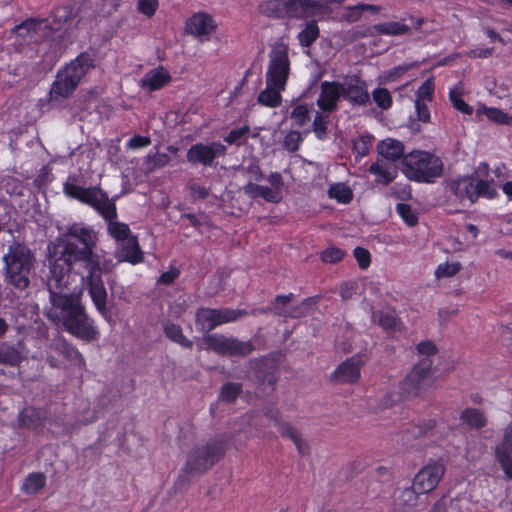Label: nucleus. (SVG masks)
<instances>
[{
	"mask_svg": "<svg viewBox=\"0 0 512 512\" xmlns=\"http://www.w3.org/2000/svg\"><path fill=\"white\" fill-rule=\"evenodd\" d=\"M417 494H420L414 487L405 488L399 492L397 497L398 505L400 506H412L417 501Z\"/></svg>",
	"mask_w": 512,
	"mask_h": 512,
	"instance_id": "864d4df0",
	"label": "nucleus"
},
{
	"mask_svg": "<svg viewBox=\"0 0 512 512\" xmlns=\"http://www.w3.org/2000/svg\"><path fill=\"white\" fill-rule=\"evenodd\" d=\"M428 102L415 100V110L417 117L422 122H428L430 120V111L427 107Z\"/></svg>",
	"mask_w": 512,
	"mask_h": 512,
	"instance_id": "774afa93",
	"label": "nucleus"
},
{
	"mask_svg": "<svg viewBox=\"0 0 512 512\" xmlns=\"http://www.w3.org/2000/svg\"><path fill=\"white\" fill-rule=\"evenodd\" d=\"M302 141L303 137L301 133L296 130H292L286 134L283 144L288 151L295 152L298 150Z\"/></svg>",
	"mask_w": 512,
	"mask_h": 512,
	"instance_id": "5fc2aeb1",
	"label": "nucleus"
},
{
	"mask_svg": "<svg viewBox=\"0 0 512 512\" xmlns=\"http://www.w3.org/2000/svg\"><path fill=\"white\" fill-rule=\"evenodd\" d=\"M286 8V0H265L259 6L262 14L275 18H286Z\"/></svg>",
	"mask_w": 512,
	"mask_h": 512,
	"instance_id": "2f4dec72",
	"label": "nucleus"
},
{
	"mask_svg": "<svg viewBox=\"0 0 512 512\" xmlns=\"http://www.w3.org/2000/svg\"><path fill=\"white\" fill-rule=\"evenodd\" d=\"M137 7L141 13L151 17L156 12L158 2L157 0H138Z\"/></svg>",
	"mask_w": 512,
	"mask_h": 512,
	"instance_id": "e2e57ef3",
	"label": "nucleus"
},
{
	"mask_svg": "<svg viewBox=\"0 0 512 512\" xmlns=\"http://www.w3.org/2000/svg\"><path fill=\"white\" fill-rule=\"evenodd\" d=\"M462 268L460 262H445L437 266L435 276L437 278H448L456 275Z\"/></svg>",
	"mask_w": 512,
	"mask_h": 512,
	"instance_id": "3c124183",
	"label": "nucleus"
},
{
	"mask_svg": "<svg viewBox=\"0 0 512 512\" xmlns=\"http://www.w3.org/2000/svg\"><path fill=\"white\" fill-rule=\"evenodd\" d=\"M377 151L383 158L392 162L405 156L403 143L392 138L380 141L377 145Z\"/></svg>",
	"mask_w": 512,
	"mask_h": 512,
	"instance_id": "cd10ccee",
	"label": "nucleus"
},
{
	"mask_svg": "<svg viewBox=\"0 0 512 512\" xmlns=\"http://www.w3.org/2000/svg\"><path fill=\"white\" fill-rule=\"evenodd\" d=\"M250 131V127L245 125L236 129H233L229 132V134L224 138V140L229 145H237L240 146L246 142L247 134Z\"/></svg>",
	"mask_w": 512,
	"mask_h": 512,
	"instance_id": "8fccbe9b",
	"label": "nucleus"
},
{
	"mask_svg": "<svg viewBox=\"0 0 512 512\" xmlns=\"http://www.w3.org/2000/svg\"><path fill=\"white\" fill-rule=\"evenodd\" d=\"M435 427V421L429 420L423 425H414L411 428L407 429V431L403 435V441L405 444H409L412 438L416 439L425 435H428L430 431H432Z\"/></svg>",
	"mask_w": 512,
	"mask_h": 512,
	"instance_id": "37998d69",
	"label": "nucleus"
},
{
	"mask_svg": "<svg viewBox=\"0 0 512 512\" xmlns=\"http://www.w3.org/2000/svg\"><path fill=\"white\" fill-rule=\"evenodd\" d=\"M45 418V412L34 407L24 408L19 415L21 425L26 427H37Z\"/></svg>",
	"mask_w": 512,
	"mask_h": 512,
	"instance_id": "f704fd0d",
	"label": "nucleus"
},
{
	"mask_svg": "<svg viewBox=\"0 0 512 512\" xmlns=\"http://www.w3.org/2000/svg\"><path fill=\"white\" fill-rule=\"evenodd\" d=\"M319 36V28L315 20L309 21L302 26L298 33V40L301 46L309 47Z\"/></svg>",
	"mask_w": 512,
	"mask_h": 512,
	"instance_id": "c9c22d12",
	"label": "nucleus"
},
{
	"mask_svg": "<svg viewBox=\"0 0 512 512\" xmlns=\"http://www.w3.org/2000/svg\"><path fill=\"white\" fill-rule=\"evenodd\" d=\"M224 451V444L220 440H211L193 447L186 455L179 480L181 482L188 481V476L204 473L220 460Z\"/></svg>",
	"mask_w": 512,
	"mask_h": 512,
	"instance_id": "423d86ee",
	"label": "nucleus"
},
{
	"mask_svg": "<svg viewBox=\"0 0 512 512\" xmlns=\"http://www.w3.org/2000/svg\"><path fill=\"white\" fill-rule=\"evenodd\" d=\"M244 174L249 178V181H259L263 178V173L256 163H251L243 169Z\"/></svg>",
	"mask_w": 512,
	"mask_h": 512,
	"instance_id": "338daca9",
	"label": "nucleus"
},
{
	"mask_svg": "<svg viewBox=\"0 0 512 512\" xmlns=\"http://www.w3.org/2000/svg\"><path fill=\"white\" fill-rule=\"evenodd\" d=\"M76 261L68 259L62 250L61 255L50 265V276L47 280L48 291L50 294V304L52 305V296L63 295L60 291L66 287L69 282V273Z\"/></svg>",
	"mask_w": 512,
	"mask_h": 512,
	"instance_id": "ddd939ff",
	"label": "nucleus"
},
{
	"mask_svg": "<svg viewBox=\"0 0 512 512\" xmlns=\"http://www.w3.org/2000/svg\"><path fill=\"white\" fill-rule=\"evenodd\" d=\"M165 334L168 338L173 340L174 342L184 346L191 348L192 342L188 340L182 333V329L179 325L176 324H166L164 327Z\"/></svg>",
	"mask_w": 512,
	"mask_h": 512,
	"instance_id": "de8ad7c7",
	"label": "nucleus"
},
{
	"mask_svg": "<svg viewBox=\"0 0 512 512\" xmlns=\"http://www.w3.org/2000/svg\"><path fill=\"white\" fill-rule=\"evenodd\" d=\"M286 18H313L320 14V3L316 0H286Z\"/></svg>",
	"mask_w": 512,
	"mask_h": 512,
	"instance_id": "4be33fe9",
	"label": "nucleus"
},
{
	"mask_svg": "<svg viewBox=\"0 0 512 512\" xmlns=\"http://www.w3.org/2000/svg\"><path fill=\"white\" fill-rule=\"evenodd\" d=\"M479 113H483L489 120L498 124H507L512 126V116L504 113L502 110L493 107L480 106Z\"/></svg>",
	"mask_w": 512,
	"mask_h": 512,
	"instance_id": "ea45409f",
	"label": "nucleus"
},
{
	"mask_svg": "<svg viewBox=\"0 0 512 512\" xmlns=\"http://www.w3.org/2000/svg\"><path fill=\"white\" fill-rule=\"evenodd\" d=\"M241 385L238 383H227L222 387L220 398L226 401H233L239 395Z\"/></svg>",
	"mask_w": 512,
	"mask_h": 512,
	"instance_id": "4d7b16f0",
	"label": "nucleus"
},
{
	"mask_svg": "<svg viewBox=\"0 0 512 512\" xmlns=\"http://www.w3.org/2000/svg\"><path fill=\"white\" fill-rule=\"evenodd\" d=\"M94 67L93 58L82 53L57 73L50 96L51 99L68 97L77 87L80 80Z\"/></svg>",
	"mask_w": 512,
	"mask_h": 512,
	"instance_id": "0eeeda50",
	"label": "nucleus"
},
{
	"mask_svg": "<svg viewBox=\"0 0 512 512\" xmlns=\"http://www.w3.org/2000/svg\"><path fill=\"white\" fill-rule=\"evenodd\" d=\"M344 256V252L336 247H330L321 253V259L325 263H336Z\"/></svg>",
	"mask_w": 512,
	"mask_h": 512,
	"instance_id": "052dcab7",
	"label": "nucleus"
},
{
	"mask_svg": "<svg viewBox=\"0 0 512 512\" xmlns=\"http://www.w3.org/2000/svg\"><path fill=\"white\" fill-rule=\"evenodd\" d=\"M445 467L439 462H429L414 477L413 487L420 494L433 491L441 481Z\"/></svg>",
	"mask_w": 512,
	"mask_h": 512,
	"instance_id": "2eb2a0df",
	"label": "nucleus"
},
{
	"mask_svg": "<svg viewBox=\"0 0 512 512\" xmlns=\"http://www.w3.org/2000/svg\"><path fill=\"white\" fill-rule=\"evenodd\" d=\"M217 29V23L212 15L206 12H197L186 21L185 31L194 37L208 40Z\"/></svg>",
	"mask_w": 512,
	"mask_h": 512,
	"instance_id": "f3484780",
	"label": "nucleus"
},
{
	"mask_svg": "<svg viewBox=\"0 0 512 512\" xmlns=\"http://www.w3.org/2000/svg\"><path fill=\"white\" fill-rule=\"evenodd\" d=\"M362 365L359 356H353L341 363L335 370L333 377L336 382L353 383L360 378V368Z\"/></svg>",
	"mask_w": 512,
	"mask_h": 512,
	"instance_id": "5701e85b",
	"label": "nucleus"
},
{
	"mask_svg": "<svg viewBox=\"0 0 512 512\" xmlns=\"http://www.w3.org/2000/svg\"><path fill=\"white\" fill-rule=\"evenodd\" d=\"M6 322L0 318V338L7 331ZM24 358L22 345L19 343L18 347L9 346L3 344L0 347V363L9 364V365H17Z\"/></svg>",
	"mask_w": 512,
	"mask_h": 512,
	"instance_id": "393cba45",
	"label": "nucleus"
},
{
	"mask_svg": "<svg viewBox=\"0 0 512 512\" xmlns=\"http://www.w3.org/2000/svg\"><path fill=\"white\" fill-rule=\"evenodd\" d=\"M373 30L382 35L397 36L409 31V26L401 22H385L373 26Z\"/></svg>",
	"mask_w": 512,
	"mask_h": 512,
	"instance_id": "4c0bfd02",
	"label": "nucleus"
},
{
	"mask_svg": "<svg viewBox=\"0 0 512 512\" xmlns=\"http://www.w3.org/2000/svg\"><path fill=\"white\" fill-rule=\"evenodd\" d=\"M151 144V139L148 136L134 135L130 138L125 146L128 150H139L148 147Z\"/></svg>",
	"mask_w": 512,
	"mask_h": 512,
	"instance_id": "13d9d810",
	"label": "nucleus"
},
{
	"mask_svg": "<svg viewBox=\"0 0 512 512\" xmlns=\"http://www.w3.org/2000/svg\"><path fill=\"white\" fill-rule=\"evenodd\" d=\"M47 315L57 325H61L68 333L84 341H95L99 338V330L81 304L80 296L54 295Z\"/></svg>",
	"mask_w": 512,
	"mask_h": 512,
	"instance_id": "7ed1b4c3",
	"label": "nucleus"
},
{
	"mask_svg": "<svg viewBox=\"0 0 512 512\" xmlns=\"http://www.w3.org/2000/svg\"><path fill=\"white\" fill-rule=\"evenodd\" d=\"M6 281L19 290L26 289L30 284V274L36 259L30 248L22 242L8 245L3 255Z\"/></svg>",
	"mask_w": 512,
	"mask_h": 512,
	"instance_id": "20e7f679",
	"label": "nucleus"
},
{
	"mask_svg": "<svg viewBox=\"0 0 512 512\" xmlns=\"http://www.w3.org/2000/svg\"><path fill=\"white\" fill-rule=\"evenodd\" d=\"M294 294L278 295L272 304V311L283 317L298 318L307 313V309L315 303L313 298L305 299L300 305L288 308L287 305L293 300Z\"/></svg>",
	"mask_w": 512,
	"mask_h": 512,
	"instance_id": "a211bd4d",
	"label": "nucleus"
},
{
	"mask_svg": "<svg viewBox=\"0 0 512 512\" xmlns=\"http://www.w3.org/2000/svg\"><path fill=\"white\" fill-rule=\"evenodd\" d=\"M45 483L46 478L42 473H31L23 483L22 490L26 494H35L45 486Z\"/></svg>",
	"mask_w": 512,
	"mask_h": 512,
	"instance_id": "79ce46f5",
	"label": "nucleus"
},
{
	"mask_svg": "<svg viewBox=\"0 0 512 512\" xmlns=\"http://www.w3.org/2000/svg\"><path fill=\"white\" fill-rule=\"evenodd\" d=\"M341 97V82L323 81L320 85V94L317 98V105L324 112H333L337 109L338 101Z\"/></svg>",
	"mask_w": 512,
	"mask_h": 512,
	"instance_id": "aec40b11",
	"label": "nucleus"
},
{
	"mask_svg": "<svg viewBox=\"0 0 512 512\" xmlns=\"http://www.w3.org/2000/svg\"><path fill=\"white\" fill-rule=\"evenodd\" d=\"M434 94V82L433 78H428L416 91L417 101L430 102Z\"/></svg>",
	"mask_w": 512,
	"mask_h": 512,
	"instance_id": "603ef678",
	"label": "nucleus"
},
{
	"mask_svg": "<svg viewBox=\"0 0 512 512\" xmlns=\"http://www.w3.org/2000/svg\"><path fill=\"white\" fill-rule=\"evenodd\" d=\"M329 113L330 112H324L323 110H321V111H317L314 115V119H313V123H312V131L315 133L316 137L319 139H323L327 132Z\"/></svg>",
	"mask_w": 512,
	"mask_h": 512,
	"instance_id": "49530a36",
	"label": "nucleus"
},
{
	"mask_svg": "<svg viewBox=\"0 0 512 512\" xmlns=\"http://www.w3.org/2000/svg\"><path fill=\"white\" fill-rule=\"evenodd\" d=\"M63 191L68 197L91 206L107 222L109 235L117 242H123L133 235L126 223L117 221V209L113 199L99 186L82 187L77 184L75 176H69L63 184Z\"/></svg>",
	"mask_w": 512,
	"mask_h": 512,
	"instance_id": "f03ea898",
	"label": "nucleus"
},
{
	"mask_svg": "<svg viewBox=\"0 0 512 512\" xmlns=\"http://www.w3.org/2000/svg\"><path fill=\"white\" fill-rule=\"evenodd\" d=\"M431 359H420L400 384V391L386 393L379 404V409H386L404 398L420 395L432 384Z\"/></svg>",
	"mask_w": 512,
	"mask_h": 512,
	"instance_id": "39448f33",
	"label": "nucleus"
},
{
	"mask_svg": "<svg viewBox=\"0 0 512 512\" xmlns=\"http://www.w3.org/2000/svg\"><path fill=\"white\" fill-rule=\"evenodd\" d=\"M116 256L120 262H128L133 265L141 263L144 257L136 236L121 242L116 251Z\"/></svg>",
	"mask_w": 512,
	"mask_h": 512,
	"instance_id": "b1692460",
	"label": "nucleus"
},
{
	"mask_svg": "<svg viewBox=\"0 0 512 512\" xmlns=\"http://www.w3.org/2000/svg\"><path fill=\"white\" fill-rule=\"evenodd\" d=\"M266 414L274 422V425L278 427L282 437L289 438L292 441L299 435L298 431L291 424L282 421L278 417L277 411L269 410L266 412Z\"/></svg>",
	"mask_w": 512,
	"mask_h": 512,
	"instance_id": "58836bf2",
	"label": "nucleus"
},
{
	"mask_svg": "<svg viewBox=\"0 0 512 512\" xmlns=\"http://www.w3.org/2000/svg\"><path fill=\"white\" fill-rule=\"evenodd\" d=\"M354 256L361 269H367L370 265V253L367 249L357 247L354 249Z\"/></svg>",
	"mask_w": 512,
	"mask_h": 512,
	"instance_id": "680f3d73",
	"label": "nucleus"
},
{
	"mask_svg": "<svg viewBox=\"0 0 512 512\" xmlns=\"http://www.w3.org/2000/svg\"><path fill=\"white\" fill-rule=\"evenodd\" d=\"M494 453L506 478L512 480V422L505 428L503 439L495 446Z\"/></svg>",
	"mask_w": 512,
	"mask_h": 512,
	"instance_id": "6ab92c4d",
	"label": "nucleus"
},
{
	"mask_svg": "<svg viewBox=\"0 0 512 512\" xmlns=\"http://www.w3.org/2000/svg\"><path fill=\"white\" fill-rule=\"evenodd\" d=\"M226 153V146L220 142L196 143L192 145L186 154L187 161L191 164H200L205 167L212 166L214 160Z\"/></svg>",
	"mask_w": 512,
	"mask_h": 512,
	"instance_id": "4468645a",
	"label": "nucleus"
},
{
	"mask_svg": "<svg viewBox=\"0 0 512 512\" xmlns=\"http://www.w3.org/2000/svg\"><path fill=\"white\" fill-rule=\"evenodd\" d=\"M56 349L75 365L83 366L84 359L80 352L64 341L55 344Z\"/></svg>",
	"mask_w": 512,
	"mask_h": 512,
	"instance_id": "c03bdc74",
	"label": "nucleus"
},
{
	"mask_svg": "<svg viewBox=\"0 0 512 512\" xmlns=\"http://www.w3.org/2000/svg\"><path fill=\"white\" fill-rule=\"evenodd\" d=\"M170 80L169 72L163 67H158L148 71L141 79L140 84L143 88L155 91L168 84Z\"/></svg>",
	"mask_w": 512,
	"mask_h": 512,
	"instance_id": "a878e982",
	"label": "nucleus"
},
{
	"mask_svg": "<svg viewBox=\"0 0 512 512\" xmlns=\"http://www.w3.org/2000/svg\"><path fill=\"white\" fill-rule=\"evenodd\" d=\"M243 191L251 199L261 197L271 203H278L282 199V193L277 190L270 189L268 186L258 185L251 181H248V183L243 187Z\"/></svg>",
	"mask_w": 512,
	"mask_h": 512,
	"instance_id": "bb28decb",
	"label": "nucleus"
},
{
	"mask_svg": "<svg viewBox=\"0 0 512 512\" xmlns=\"http://www.w3.org/2000/svg\"><path fill=\"white\" fill-rule=\"evenodd\" d=\"M171 158L166 153L150 151L143 159L142 168L145 174L153 173L169 164Z\"/></svg>",
	"mask_w": 512,
	"mask_h": 512,
	"instance_id": "c756f323",
	"label": "nucleus"
},
{
	"mask_svg": "<svg viewBox=\"0 0 512 512\" xmlns=\"http://www.w3.org/2000/svg\"><path fill=\"white\" fill-rule=\"evenodd\" d=\"M450 189L461 201L473 204L482 196L493 199L497 196V189L493 182L481 180L474 176L458 177L451 180Z\"/></svg>",
	"mask_w": 512,
	"mask_h": 512,
	"instance_id": "1a4fd4ad",
	"label": "nucleus"
},
{
	"mask_svg": "<svg viewBox=\"0 0 512 512\" xmlns=\"http://www.w3.org/2000/svg\"><path fill=\"white\" fill-rule=\"evenodd\" d=\"M285 88H280L278 85H270L266 83V87L257 96V102L268 108L279 107L282 103L281 93Z\"/></svg>",
	"mask_w": 512,
	"mask_h": 512,
	"instance_id": "c85d7f7f",
	"label": "nucleus"
},
{
	"mask_svg": "<svg viewBox=\"0 0 512 512\" xmlns=\"http://www.w3.org/2000/svg\"><path fill=\"white\" fill-rule=\"evenodd\" d=\"M373 101L382 110L391 108L393 100L388 89L379 87L372 92Z\"/></svg>",
	"mask_w": 512,
	"mask_h": 512,
	"instance_id": "09e8293b",
	"label": "nucleus"
},
{
	"mask_svg": "<svg viewBox=\"0 0 512 512\" xmlns=\"http://www.w3.org/2000/svg\"><path fill=\"white\" fill-rule=\"evenodd\" d=\"M46 27L44 20L27 19L12 30V35L18 45L21 46L37 41L40 37V31Z\"/></svg>",
	"mask_w": 512,
	"mask_h": 512,
	"instance_id": "412c9836",
	"label": "nucleus"
},
{
	"mask_svg": "<svg viewBox=\"0 0 512 512\" xmlns=\"http://www.w3.org/2000/svg\"><path fill=\"white\" fill-rule=\"evenodd\" d=\"M397 211L407 225L414 226L418 222L417 215L409 205L403 203L398 204Z\"/></svg>",
	"mask_w": 512,
	"mask_h": 512,
	"instance_id": "6e6d98bb",
	"label": "nucleus"
},
{
	"mask_svg": "<svg viewBox=\"0 0 512 512\" xmlns=\"http://www.w3.org/2000/svg\"><path fill=\"white\" fill-rule=\"evenodd\" d=\"M56 349L75 365L83 366L84 359L80 352L64 341L55 344Z\"/></svg>",
	"mask_w": 512,
	"mask_h": 512,
	"instance_id": "a18cd8bd",
	"label": "nucleus"
},
{
	"mask_svg": "<svg viewBox=\"0 0 512 512\" xmlns=\"http://www.w3.org/2000/svg\"><path fill=\"white\" fill-rule=\"evenodd\" d=\"M363 14L361 3L354 6H347L344 8L342 13V18L347 22H356L358 21Z\"/></svg>",
	"mask_w": 512,
	"mask_h": 512,
	"instance_id": "bf43d9fd",
	"label": "nucleus"
},
{
	"mask_svg": "<svg viewBox=\"0 0 512 512\" xmlns=\"http://www.w3.org/2000/svg\"><path fill=\"white\" fill-rule=\"evenodd\" d=\"M342 97L353 106H365L370 102L367 83L357 75L346 76L341 81Z\"/></svg>",
	"mask_w": 512,
	"mask_h": 512,
	"instance_id": "dca6fc26",
	"label": "nucleus"
},
{
	"mask_svg": "<svg viewBox=\"0 0 512 512\" xmlns=\"http://www.w3.org/2000/svg\"><path fill=\"white\" fill-rule=\"evenodd\" d=\"M442 162L426 151H412L402 160V171L407 178L417 182H432L442 173Z\"/></svg>",
	"mask_w": 512,
	"mask_h": 512,
	"instance_id": "6e6552de",
	"label": "nucleus"
},
{
	"mask_svg": "<svg viewBox=\"0 0 512 512\" xmlns=\"http://www.w3.org/2000/svg\"><path fill=\"white\" fill-rule=\"evenodd\" d=\"M245 310L200 308L196 313V323L203 331H211L219 325L234 322L246 315Z\"/></svg>",
	"mask_w": 512,
	"mask_h": 512,
	"instance_id": "9b49d317",
	"label": "nucleus"
},
{
	"mask_svg": "<svg viewBox=\"0 0 512 512\" xmlns=\"http://www.w3.org/2000/svg\"><path fill=\"white\" fill-rule=\"evenodd\" d=\"M203 344L206 349L221 355H247L253 350V345L249 341L243 342L220 334L206 335L203 337Z\"/></svg>",
	"mask_w": 512,
	"mask_h": 512,
	"instance_id": "f8f14e48",
	"label": "nucleus"
},
{
	"mask_svg": "<svg viewBox=\"0 0 512 512\" xmlns=\"http://www.w3.org/2000/svg\"><path fill=\"white\" fill-rule=\"evenodd\" d=\"M313 110V105L298 104L291 111L290 117L296 126L303 127L310 121V113Z\"/></svg>",
	"mask_w": 512,
	"mask_h": 512,
	"instance_id": "a19ab883",
	"label": "nucleus"
},
{
	"mask_svg": "<svg viewBox=\"0 0 512 512\" xmlns=\"http://www.w3.org/2000/svg\"><path fill=\"white\" fill-rule=\"evenodd\" d=\"M460 419L463 423L472 428H481L486 425L484 413L476 408H467L462 411Z\"/></svg>",
	"mask_w": 512,
	"mask_h": 512,
	"instance_id": "e433bc0d",
	"label": "nucleus"
},
{
	"mask_svg": "<svg viewBox=\"0 0 512 512\" xmlns=\"http://www.w3.org/2000/svg\"><path fill=\"white\" fill-rule=\"evenodd\" d=\"M417 351L423 356L422 359H430L431 356L437 353V348L433 342L423 341L417 345Z\"/></svg>",
	"mask_w": 512,
	"mask_h": 512,
	"instance_id": "0e129e2a",
	"label": "nucleus"
},
{
	"mask_svg": "<svg viewBox=\"0 0 512 512\" xmlns=\"http://www.w3.org/2000/svg\"><path fill=\"white\" fill-rule=\"evenodd\" d=\"M379 324L384 329H395L397 327V318L393 312H382L379 316Z\"/></svg>",
	"mask_w": 512,
	"mask_h": 512,
	"instance_id": "69168bd1",
	"label": "nucleus"
},
{
	"mask_svg": "<svg viewBox=\"0 0 512 512\" xmlns=\"http://www.w3.org/2000/svg\"><path fill=\"white\" fill-rule=\"evenodd\" d=\"M97 241L98 233L91 226L75 222L67 226L66 232L59 239V245L68 259L84 263L87 270V275L83 278L84 284L97 311L110 322L111 315L107 310V291L102 274L111 271L114 263L104 252L95 251Z\"/></svg>",
	"mask_w": 512,
	"mask_h": 512,
	"instance_id": "f257e3e1",
	"label": "nucleus"
},
{
	"mask_svg": "<svg viewBox=\"0 0 512 512\" xmlns=\"http://www.w3.org/2000/svg\"><path fill=\"white\" fill-rule=\"evenodd\" d=\"M369 172L375 175L377 183H381L383 185L391 183L396 176L395 168L384 164L381 161L373 163L369 168Z\"/></svg>",
	"mask_w": 512,
	"mask_h": 512,
	"instance_id": "7c9ffc66",
	"label": "nucleus"
},
{
	"mask_svg": "<svg viewBox=\"0 0 512 512\" xmlns=\"http://www.w3.org/2000/svg\"><path fill=\"white\" fill-rule=\"evenodd\" d=\"M289 47L284 42H276L271 45L268 53V65L265 73V82L270 85H278L286 88L290 75Z\"/></svg>",
	"mask_w": 512,
	"mask_h": 512,
	"instance_id": "9d476101",
	"label": "nucleus"
},
{
	"mask_svg": "<svg viewBox=\"0 0 512 512\" xmlns=\"http://www.w3.org/2000/svg\"><path fill=\"white\" fill-rule=\"evenodd\" d=\"M328 196L341 204H348L353 198V191L346 183L338 182L329 186Z\"/></svg>",
	"mask_w": 512,
	"mask_h": 512,
	"instance_id": "473e14b6",
	"label": "nucleus"
},
{
	"mask_svg": "<svg viewBox=\"0 0 512 512\" xmlns=\"http://www.w3.org/2000/svg\"><path fill=\"white\" fill-rule=\"evenodd\" d=\"M463 92V85L461 82H459L457 85L450 89L449 99L456 110L463 114L471 115L473 113V108L463 100Z\"/></svg>",
	"mask_w": 512,
	"mask_h": 512,
	"instance_id": "72a5a7b5",
	"label": "nucleus"
}]
</instances>
